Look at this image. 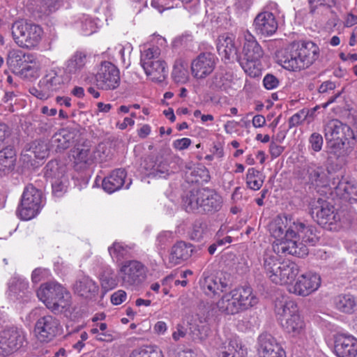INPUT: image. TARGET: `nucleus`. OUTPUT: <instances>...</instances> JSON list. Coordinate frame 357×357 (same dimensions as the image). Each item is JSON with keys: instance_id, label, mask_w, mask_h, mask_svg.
Returning a JSON list of instances; mask_svg holds the SVG:
<instances>
[{"instance_id": "1", "label": "nucleus", "mask_w": 357, "mask_h": 357, "mask_svg": "<svg viewBox=\"0 0 357 357\" xmlns=\"http://www.w3.org/2000/svg\"><path fill=\"white\" fill-rule=\"evenodd\" d=\"M296 220L286 215H278L270 224L269 231L276 240L273 243V251L278 255H294L304 257L309 250L303 243L298 242L295 227Z\"/></svg>"}, {"instance_id": "2", "label": "nucleus", "mask_w": 357, "mask_h": 357, "mask_svg": "<svg viewBox=\"0 0 357 357\" xmlns=\"http://www.w3.org/2000/svg\"><path fill=\"white\" fill-rule=\"evenodd\" d=\"M319 47L312 41H294L276 52L278 63L290 71L309 68L319 57Z\"/></svg>"}, {"instance_id": "3", "label": "nucleus", "mask_w": 357, "mask_h": 357, "mask_svg": "<svg viewBox=\"0 0 357 357\" xmlns=\"http://www.w3.org/2000/svg\"><path fill=\"white\" fill-rule=\"evenodd\" d=\"M257 303L258 299L252 294V288L244 286L231 291L229 295H224L217 303L200 301L199 309L206 312H217L218 311L219 312H233L232 307L236 305H238V309L241 310H248Z\"/></svg>"}, {"instance_id": "4", "label": "nucleus", "mask_w": 357, "mask_h": 357, "mask_svg": "<svg viewBox=\"0 0 357 357\" xmlns=\"http://www.w3.org/2000/svg\"><path fill=\"white\" fill-rule=\"evenodd\" d=\"M187 212L214 213L222 206V198L214 190L208 188L193 189L183 198Z\"/></svg>"}, {"instance_id": "5", "label": "nucleus", "mask_w": 357, "mask_h": 357, "mask_svg": "<svg viewBox=\"0 0 357 357\" xmlns=\"http://www.w3.org/2000/svg\"><path fill=\"white\" fill-rule=\"evenodd\" d=\"M36 294L49 310L61 312L69 311L70 294L58 282H49L41 284Z\"/></svg>"}, {"instance_id": "6", "label": "nucleus", "mask_w": 357, "mask_h": 357, "mask_svg": "<svg viewBox=\"0 0 357 357\" xmlns=\"http://www.w3.org/2000/svg\"><path fill=\"white\" fill-rule=\"evenodd\" d=\"M11 33L20 47L33 49L42 40L43 30L40 26L26 20H17L11 26Z\"/></svg>"}, {"instance_id": "7", "label": "nucleus", "mask_w": 357, "mask_h": 357, "mask_svg": "<svg viewBox=\"0 0 357 357\" xmlns=\"http://www.w3.org/2000/svg\"><path fill=\"white\" fill-rule=\"evenodd\" d=\"M160 50L152 46L141 51L140 64L146 75L153 81L161 82L167 75V64L159 59Z\"/></svg>"}, {"instance_id": "8", "label": "nucleus", "mask_w": 357, "mask_h": 357, "mask_svg": "<svg viewBox=\"0 0 357 357\" xmlns=\"http://www.w3.org/2000/svg\"><path fill=\"white\" fill-rule=\"evenodd\" d=\"M27 344V333L17 326L6 327L0 332V355L6 356Z\"/></svg>"}, {"instance_id": "9", "label": "nucleus", "mask_w": 357, "mask_h": 357, "mask_svg": "<svg viewBox=\"0 0 357 357\" xmlns=\"http://www.w3.org/2000/svg\"><path fill=\"white\" fill-rule=\"evenodd\" d=\"M43 202V193L33 185H27L22 194L17 213L24 220L34 218L39 212Z\"/></svg>"}, {"instance_id": "10", "label": "nucleus", "mask_w": 357, "mask_h": 357, "mask_svg": "<svg viewBox=\"0 0 357 357\" xmlns=\"http://www.w3.org/2000/svg\"><path fill=\"white\" fill-rule=\"evenodd\" d=\"M120 273L122 285L132 289L139 287L146 277L145 266L136 260L126 261L120 268Z\"/></svg>"}, {"instance_id": "11", "label": "nucleus", "mask_w": 357, "mask_h": 357, "mask_svg": "<svg viewBox=\"0 0 357 357\" xmlns=\"http://www.w3.org/2000/svg\"><path fill=\"white\" fill-rule=\"evenodd\" d=\"M33 332L38 340L48 343L61 334L62 327L59 319L46 314L36 321Z\"/></svg>"}, {"instance_id": "12", "label": "nucleus", "mask_w": 357, "mask_h": 357, "mask_svg": "<svg viewBox=\"0 0 357 357\" xmlns=\"http://www.w3.org/2000/svg\"><path fill=\"white\" fill-rule=\"evenodd\" d=\"M170 155L160 151L157 155H149L142 163V167L154 177L166 178L170 174Z\"/></svg>"}, {"instance_id": "13", "label": "nucleus", "mask_w": 357, "mask_h": 357, "mask_svg": "<svg viewBox=\"0 0 357 357\" xmlns=\"http://www.w3.org/2000/svg\"><path fill=\"white\" fill-rule=\"evenodd\" d=\"M96 82L99 89L114 90L120 84L119 69L109 61H102L96 74Z\"/></svg>"}, {"instance_id": "14", "label": "nucleus", "mask_w": 357, "mask_h": 357, "mask_svg": "<svg viewBox=\"0 0 357 357\" xmlns=\"http://www.w3.org/2000/svg\"><path fill=\"white\" fill-rule=\"evenodd\" d=\"M218 57L211 52L200 53L191 62V73L196 79H204L214 70Z\"/></svg>"}, {"instance_id": "15", "label": "nucleus", "mask_w": 357, "mask_h": 357, "mask_svg": "<svg viewBox=\"0 0 357 357\" xmlns=\"http://www.w3.org/2000/svg\"><path fill=\"white\" fill-rule=\"evenodd\" d=\"M334 353L337 357H357V339L346 333L333 335Z\"/></svg>"}, {"instance_id": "16", "label": "nucleus", "mask_w": 357, "mask_h": 357, "mask_svg": "<svg viewBox=\"0 0 357 357\" xmlns=\"http://www.w3.org/2000/svg\"><path fill=\"white\" fill-rule=\"evenodd\" d=\"M257 351L259 357H286V352L281 344L268 333L259 336Z\"/></svg>"}, {"instance_id": "17", "label": "nucleus", "mask_w": 357, "mask_h": 357, "mask_svg": "<svg viewBox=\"0 0 357 357\" xmlns=\"http://www.w3.org/2000/svg\"><path fill=\"white\" fill-rule=\"evenodd\" d=\"M241 36L243 39L242 53L247 65L259 61L264 55V51L255 37L248 30H243Z\"/></svg>"}, {"instance_id": "18", "label": "nucleus", "mask_w": 357, "mask_h": 357, "mask_svg": "<svg viewBox=\"0 0 357 357\" xmlns=\"http://www.w3.org/2000/svg\"><path fill=\"white\" fill-rule=\"evenodd\" d=\"M310 214L312 218L317 223L323 227H329L332 229V225L340 221V215L335 212L334 207L327 202L323 203L321 206L313 207Z\"/></svg>"}, {"instance_id": "19", "label": "nucleus", "mask_w": 357, "mask_h": 357, "mask_svg": "<svg viewBox=\"0 0 357 357\" xmlns=\"http://www.w3.org/2000/svg\"><path fill=\"white\" fill-rule=\"evenodd\" d=\"M320 284V275L316 273L309 271L298 278L294 286V293L305 296L315 291Z\"/></svg>"}, {"instance_id": "20", "label": "nucleus", "mask_w": 357, "mask_h": 357, "mask_svg": "<svg viewBox=\"0 0 357 357\" xmlns=\"http://www.w3.org/2000/svg\"><path fill=\"white\" fill-rule=\"evenodd\" d=\"M253 26L257 33L264 36H270L276 32L278 23L272 13L264 11L259 13L255 17Z\"/></svg>"}, {"instance_id": "21", "label": "nucleus", "mask_w": 357, "mask_h": 357, "mask_svg": "<svg viewBox=\"0 0 357 357\" xmlns=\"http://www.w3.org/2000/svg\"><path fill=\"white\" fill-rule=\"evenodd\" d=\"M234 40V37L228 33L220 36L217 40V50L225 61L241 63V56L238 54Z\"/></svg>"}, {"instance_id": "22", "label": "nucleus", "mask_w": 357, "mask_h": 357, "mask_svg": "<svg viewBox=\"0 0 357 357\" xmlns=\"http://www.w3.org/2000/svg\"><path fill=\"white\" fill-rule=\"evenodd\" d=\"M324 133L326 140H341L344 138H351L352 129L338 119H331L324 124Z\"/></svg>"}, {"instance_id": "23", "label": "nucleus", "mask_w": 357, "mask_h": 357, "mask_svg": "<svg viewBox=\"0 0 357 357\" xmlns=\"http://www.w3.org/2000/svg\"><path fill=\"white\" fill-rule=\"evenodd\" d=\"M279 319L282 328L292 336L303 334L305 322L300 314H280Z\"/></svg>"}, {"instance_id": "24", "label": "nucleus", "mask_w": 357, "mask_h": 357, "mask_svg": "<svg viewBox=\"0 0 357 357\" xmlns=\"http://www.w3.org/2000/svg\"><path fill=\"white\" fill-rule=\"evenodd\" d=\"M69 80L70 77L68 76L65 77L63 75L59 74L56 70H50L40 82L51 96L54 92L62 90Z\"/></svg>"}, {"instance_id": "25", "label": "nucleus", "mask_w": 357, "mask_h": 357, "mask_svg": "<svg viewBox=\"0 0 357 357\" xmlns=\"http://www.w3.org/2000/svg\"><path fill=\"white\" fill-rule=\"evenodd\" d=\"M298 266L291 261H283L276 276H274L273 282L279 284H285L291 282L298 274Z\"/></svg>"}, {"instance_id": "26", "label": "nucleus", "mask_w": 357, "mask_h": 357, "mask_svg": "<svg viewBox=\"0 0 357 357\" xmlns=\"http://www.w3.org/2000/svg\"><path fill=\"white\" fill-rule=\"evenodd\" d=\"M248 349L238 337L229 340L227 344H225L219 351V357H247Z\"/></svg>"}, {"instance_id": "27", "label": "nucleus", "mask_w": 357, "mask_h": 357, "mask_svg": "<svg viewBox=\"0 0 357 357\" xmlns=\"http://www.w3.org/2000/svg\"><path fill=\"white\" fill-rule=\"evenodd\" d=\"M127 173L123 169H116L105 177L102 183V188L108 193L120 190L125 183Z\"/></svg>"}, {"instance_id": "28", "label": "nucleus", "mask_w": 357, "mask_h": 357, "mask_svg": "<svg viewBox=\"0 0 357 357\" xmlns=\"http://www.w3.org/2000/svg\"><path fill=\"white\" fill-rule=\"evenodd\" d=\"M193 252L192 245L184 241H179L174 244L170 251L169 261L172 265L180 264L188 259Z\"/></svg>"}, {"instance_id": "29", "label": "nucleus", "mask_w": 357, "mask_h": 357, "mask_svg": "<svg viewBox=\"0 0 357 357\" xmlns=\"http://www.w3.org/2000/svg\"><path fill=\"white\" fill-rule=\"evenodd\" d=\"M88 54L83 51H76L66 61L65 72L69 75H78L85 68Z\"/></svg>"}, {"instance_id": "30", "label": "nucleus", "mask_w": 357, "mask_h": 357, "mask_svg": "<svg viewBox=\"0 0 357 357\" xmlns=\"http://www.w3.org/2000/svg\"><path fill=\"white\" fill-rule=\"evenodd\" d=\"M30 295L29 283L22 278H14L9 285L8 296L10 299L26 301Z\"/></svg>"}, {"instance_id": "31", "label": "nucleus", "mask_w": 357, "mask_h": 357, "mask_svg": "<svg viewBox=\"0 0 357 357\" xmlns=\"http://www.w3.org/2000/svg\"><path fill=\"white\" fill-rule=\"evenodd\" d=\"M334 192L340 198L349 201L357 202V182L342 179L334 188Z\"/></svg>"}, {"instance_id": "32", "label": "nucleus", "mask_w": 357, "mask_h": 357, "mask_svg": "<svg viewBox=\"0 0 357 357\" xmlns=\"http://www.w3.org/2000/svg\"><path fill=\"white\" fill-rule=\"evenodd\" d=\"M77 133L75 131L61 130L52 137V145L56 152H62L70 147L75 142Z\"/></svg>"}, {"instance_id": "33", "label": "nucleus", "mask_w": 357, "mask_h": 357, "mask_svg": "<svg viewBox=\"0 0 357 357\" xmlns=\"http://www.w3.org/2000/svg\"><path fill=\"white\" fill-rule=\"evenodd\" d=\"M17 160L16 151L13 147L8 146L0 151V176L11 172Z\"/></svg>"}, {"instance_id": "34", "label": "nucleus", "mask_w": 357, "mask_h": 357, "mask_svg": "<svg viewBox=\"0 0 357 357\" xmlns=\"http://www.w3.org/2000/svg\"><path fill=\"white\" fill-rule=\"evenodd\" d=\"M292 227H295L296 230V236L294 238L298 242H300L299 240L301 238V243L303 241L314 245L319 241L315 229L312 226L306 225L304 222L296 220V226Z\"/></svg>"}, {"instance_id": "35", "label": "nucleus", "mask_w": 357, "mask_h": 357, "mask_svg": "<svg viewBox=\"0 0 357 357\" xmlns=\"http://www.w3.org/2000/svg\"><path fill=\"white\" fill-rule=\"evenodd\" d=\"M273 250H266L263 255V267L266 271L267 276L273 282L274 276L277 275L280 270L282 261H280L275 255Z\"/></svg>"}, {"instance_id": "36", "label": "nucleus", "mask_w": 357, "mask_h": 357, "mask_svg": "<svg viewBox=\"0 0 357 357\" xmlns=\"http://www.w3.org/2000/svg\"><path fill=\"white\" fill-rule=\"evenodd\" d=\"M98 289L96 284L88 277L82 278L74 285L75 292L86 298L94 296Z\"/></svg>"}, {"instance_id": "37", "label": "nucleus", "mask_w": 357, "mask_h": 357, "mask_svg": "<svg viewBox=\"0 0 357 357\" xmlns=\"http://www.w3.org/2000/svg\"><path fill=\"white\" fill-rule=\"evenodd\" d=\"M75 167L77 170H81L89 166L92 162L91 150L86 147H77L73 151Z\"/></svg>"}, {"instance_id": "38", "label": "nucleus", "mask_w": 357, "mask_h": 357, "mask_svg": "<svg viewBox=\"0 0 357 357\" xmlns=\"http://www.w3.org/2000/svg\"><path fill=\"white\" fill-rule=\"evenodd\" d=\"M333 303L337 310L343 312L357 310V299L351 294H340L335 297Z\"/></svg>"}, {"instance_id": "39", "label": "nucleus", "mask_w": 357, "mask_h": 357, "mask_svg": "<svg viewBox=\"0 0 357 357\" xmlns=\"http://www.w3.org/2000/svg\"><path fill=\"white\" fill-rule=\"evenodd\" d=\"M30 54H26L20 50L9 51L6 59L7 64L17 74V71L22 68L24 63L29 61Z\"/></svg>"}, {"instance_id": "40", "label": "nucleus", "mask_w": 357, "mask_h": 357, "mask_svg": "<svg viewBox=\"0 0 357 357\" xmlns=\"http://www.w3.org/2000/svg\"><path fill=\"white\" fill-rule=\"evenodd\" d=\"M102 289L107 292L114 289L118 284V280L114 271L109 267H105L100 273Z\"/></svg>"}, {"instance_id": "41", "label": "nucleus", "mask_w": 357, "mask_h": 357, "mask_svg": "<svg viewBox=\"0 0 357 357\" xmlns=\"http://www.w3.org/2000/svg\"><path fill=\"white\" fill-rule=\"evenodd\" d=\"M29 151L33 154L36 158L43 160L49 155L50 148L48 143L42 139L35 140L31 144Z\"/></svg>"}, {"instance_id": "42", "label": "nucleus", "mask_w": 357, "mask_h": 357, "mask_svg": "<svg viewBox=\"0 0 357 357\" xmlns=\"http://www.w3.org/2000/svg\"><path fill=\"white\" fill-rule=\"evenodd\" d=\"M307 172L309 180L312 183L322 185L325 182L326 174L324 169L321 166H317L315 164H310L307 167Z\"/></svg>"}, {"instance_id": "43", "label": "nucleus", "mask_w": 357, "mask_h": 357, "mask_svg": "<svg viewBox=\"0 0 357 357\" xmlns=\"http://www.w3.org/2000/svg\"><path fill=\"white\" fill-rule=\"evenodd\" d=\"M264 183L261 175L258 170L254 168H250L246 175V183L248 188L254 190H258L261 188Z\"/></svg>"}, {"instance_id": "44", "label": "nucleus", "mask_w": 357, "mask_h": 357, "mask_svg": "<svg viewBox=\"0 0 357 357\" xmlns=\"http://www.w3.org/2000/svg\"><path fill=\"white\" fill-rule=\"evenodd\" d=\"M130 248L121 243L115 242L108 248V251L113 259L120 261L129 256Z\"/></svg>"}, {"instance_id": "45", "label": "nucleus", "mask_w": 357, "mask_h": 357, "mask_svg": "<svg viewBox=\"0 0 357 357\" xmlns=\"http://www.w3.org/2000/svg\"><path fill=\"white\" fill-rule=\"evenodd\" d=\"M130 357H162L161 351L153 346L135 349Z\"/></svg>"}, {"instance_id": "46", "label": "nucleus", "mask_w": 357, "mask_h": 357, "mask_svg": "<svg viewBox=\"0 0 357 357\" xmlns=\"http://www.w3.org/2000/svg\"><path fill=\"white\" fill-rule=\"evenodd\" d=\"M36 73L37 68L29 57V61L24 63L22 68L17 71V75L23 79H30L36 77Z\"/></svg>"}, {"instance_id": "47", "label": "nucleus", "mask_w": 357, "mask_h": 357, "mask_svg": "<svg viewBox=\"0 0 357 357\" xmlns=\"http://www.w3.org/2000/svg\"><path fill=\"white\" fill-rule=\"evenodd\" d=\"M61 6L59 0H42L39 12L43 15H49L55 12Z\"/></svg>"}, {"instance_id": "48", "label": "nucleus", "mask_w": 357, "mask_h": 357, "mask_svg": "<svg viewBox=\"0 0 357 357\" xmlns=\"http://www.w3.org/2000/svg\"><path fill=\"white\" fill-rule=\"evenodd\" d=\"M349 139V138H344L341 139V140L339 139L337 140H326L330 152L337 156H340L344 151L346 142Z\"/></svg>"}, {"instance_id": "49", "label": "nucleus", "mask_w": 357, "mask_h": 357, "mask_svg": "<svg viewBox=\"0 0 357 357\" xmlns=\"http://www.w3.org/2000/svg\"><path fill=\"white\" fill-rule=\"evenodd\" d=\"M59 164L56 160H51L45 167V176L48 178H56L60 177Z\"/></svg>"}, {"instance_id": "50", "label": "nucleus", "mask_w": 357, "mask_h": 357, "mask_svg": "<svg viewBox=\"0 0 357 357\" xmlns=\"http://www.w3.org/2000/svg\"><path fill=\"white\" fill-rule=\"evenodd\" d=\"M275 307L282 312H298V308L296 303L292 300L280 301L276 303Z\"/></svg>"}, {"instance_id": "51", "label": "nucleus", "mask_w": 357, "mask_h": 357, "mask_svg": "<svg viewBox=\"0 0 357 357\" xmlns=\"http://www.w3.org/2000/svg\"><path fill=\"white\" fill-rule=\"evenodd\" d=\"M209 315L210 314H195L196 319H198V321L195 320V323L194 324L195 327L197 328L198 331H204L205 333H206L209 328L208 325L209 324Z\"/></svg>"}, {"instance_id": "52", "label": "nucleus", "mask_w": 357, "mask_h": 357, "mask_svg": "<svg viewBox=\"0 0 357 357\" xmlns=\"http://www.w3.org/2000/svg\"><path fill=\"white\" fill-rule=\"evenodd\" d=\"M308 142L312 150L319 152L321 150L324 139L321 134L318 132H312L309 137Z\"/></svg>"}, {"instance_id": "53", "label": "nucleus", "mask_w": 357, "mask_h": 357, "mask_svg": "<svg viewBox=\"0 0 357 357\" xmlns=\"http://www.w3.org/2000/svg\"><path fill=\"white\" fill-rule=\"evenodd\" d=\"M201 286L206 292L208 291L213 294H215L216 290H219L220 289L217 278L214 279L213 277L204 278L203 282H202Z\"/></svg>"}, {"instance_id": "54", "label": "nucleus", "mask_w": 357, "mask_h": 357, "mask_svg": "<svg viewBox=\"0 0 357 357\" xmlns=\"http://www.w3.org/2000/svg\"><path fill=\"white\" fill-rule=\"evenodd\" d=\"M217 281L220 287L219 290L222 292L226 291L232 285L231 275L226 272H221Z\"/></svg>"}, {"instance_id": "55", "label": "nucleus", "mask_w": 357, "mask_h": 357, "mask_svg": "<svg viewBox=\"0 0 357 357\" xmlns=\"http://www.w3.org/2000/svg\"><path fill=\"white\" fill-rule=\"evenodd\" d=\"M172 241V233L170 231H162L160 233L157 237L158 247L163 250Z\"/></svg>"}, {"instance_id": "56", "label": "nucleus", "mask_w": 357, "mask_h": 357, "mask_svg": "<svg viewBox=\"0 0 357 357\" xmlns=\"http://www.w3.org/2000/svg\"><path fill=\"white\" fill-rule=\"evenodd\" d=\"M29 91L32 96L40 100H46L50 96L40 82L38 83V88L35 86L31 87Z\"/></svg>"}, {"instance_id": "57", "label": "nucleus", "mask_w": 357, "mask_h": 357, "mask_svg": "<svg viewBox=\"0 0 357 357\" xmlns=\"http://www.w3.org/2000/svg\"><path fill=\"white\" fill-rule=\"evenodd\" d=\"M305 121H307L306 114H305V111L302 109L289 119V128L291 129L298 126Z\"/></svg>"}, {"instance_id": "58", "label": "nucleus", "mask_w": 357, "mask_h": 357, "mask_svg": "<svg viewBox=\"0 0 357 357\" xmlns=\"http://www.w3.org/2000/svg\"><path fill=\"white\" fill-rule=\"evenodd\" d=\"M280 84L279 79L272 74H267L263 79L264 86L268 90L276 89Z\"/></svg>"}, {"instance_id": "59", "label": "nucleus", "mask_w": 357, "mask_h": 357, "mask_svg": "<svg viewBox=\"0 0 357 357\" xmlns=\"http://www.w3.org/2000/svg\"><path fill=\"white\" fill-rule=\"evenodd\" d=\"M206 225L202 221H196L193 225V230L192 233V238H196L199 240L202 238L204 231L206 229Z\"/></svg>"}, {"instance_id": "60", "label": "nucleus", "mask_w": 357, "mask_h": 357, "mask_svg": "<svg viewBox=\"0 0 357 357\" xmlns=\"http://www.w3.org/2000/svg\"><path fill=\"white\" fill-rule=\"evenodd\" d=\"M310 12L314 13L319 6H331L335 5V0H308Z\"/></svg>"}, {"instance_id": "61", "label": "nucleus", "mask_w": 357, "mask_h": 357, "mask_svg": "<svg viewBox=\"0 0 357 357\" xmlns=\"http://www.w3.org/2000/svg\"><path fill=\"white\" fill-rule=\"evenodd\" d=\"M49 271L46 268H37L33 270L31 274V280L33 283H38L43 279L47 277Z\"/></svg>"}, {"instance_id": "62", "label": "nucleus", "mask_w": 357, "mask_h": 357, "mask_svg": "<svg viewBox=\"0 0 357 357\" xmlns=\"http://www.w3.org/2000/svg\"><path fill=\"white\" fill-rule=\"evenodd\" d=\"M336 88L335 82L327 80L324 82L318 88V92L320 94H329L331 91H333Z\"/></svg>"}, {"instance_id": "63", "label": "nucleus", "mask_w": 357, "mask_h": 357, "mask_svg": "<svg viewBox=\"0 0 357 357\" xmlns=\"http://www.w3.org/2000/svg\"><path fill=\"white\" fill-rule=\"evenodd\" d=\"M82 30L84 35L89 36L96 31V26L91 19L86 18L82 22Z\"/></svg>"}, {"instance_id": "64", "label": "nucleus", "mask_w": 357, "mask_h": 357, "mask_svg": "<svg viewBox=\"0 0 357 357\" xmlns=\"http://www.w3.org/2000/svg\"><path fill=\"white\" fill-rule=\"evenodd\" d=\"M11 134L10 129L4 123L0 122V148L3 146L6 143V139H8Z\"/></svg>"}]
</instances>
